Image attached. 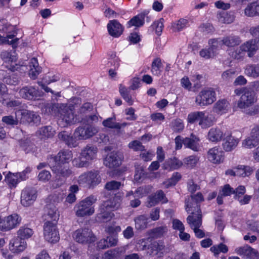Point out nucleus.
I'll use <instances>...</instances> for the list:
<instances>
[{
	"label": "nucleus",
	"instance_id": "obj_24",
	"mask_svg": "<svg viewBox=\"0 0 259 259\" xmlns=\"http://www.w3.org/2000/svg\"><path fill=\"white\" fill-rule=\"evenodd\" d=\"M246 192L245 187L244 186H239L235 190L234 189L233 194L234 198L237 200L241 205L248 204L250 201L252 196L244 195Z\"/></svg>",
	"mask_w": 259,
	"mask_h": 259
},
{
	"label": "nucleus",
	"instance_id": "obj_61",
	"mask_svg": "<svg viewBox=\"0 0 259 259\" xmlns=\"http://www.w3.org/2000/svg\"><path fill=\"white\" fill-rule=\"evenodd\" d=\"M38 133L42 137L50 138L54 135L55 131L51 126H47L41 127Z\"/></svg>",
	"mask_w": 259,
	"mask_h": 259
},
{
	"label": "nucleus",
	"instance_id": "obj_15",
	"mask_svg": "<svg viewBox=\"0 0 259 259\" xmlns=\"http://www.w3.org/2000/svg\"><path fill=\"white\" fill-rule=\"evenodd\" d=\"M187 221L190 227L194 230L197 237L201 238L204 236V233L200 229L202 225V214L198 215H189Z\"/></svg>",
	"mask_w": 259,
	"mask_h": 259
},
{
	"label": "nucleus",
	"instance_id": "obj_12",
	"mask_svg": "<svg viewBox=\"0 0 259 259\" xmlns=\"http://www.w3.org/2000/svg\"><path fill=\"white\" fill-rule=\"evenodd\" d=\"M20 97L29 100H37L44 96V93L33 86H25L19 92Z\"/></svg>",
	"mask_w": 259,
	"mask_h": 259
},
{
	"label": "nucleus",
	"instance_id": "obj_9",
	"mask_svg": "<svg viewBox=\"0 0 259 259\" xmlns=\"http://www.w3.org/2000/svg\"><path fill=\"white\" fill-rule=\"evenodd\" d=\"M44 236L46 241L52 244L59 241L60 235L56 223L47 221L44 225Z\"/></svg>",
	"mask_w": 259,
	"mask_h": 259
},
{
	"label": "nucleus",
	"instance_id": "obj_36",
	"mask_svg": "<svg viewBox=\"0 0 259 259\" xmlns=\"http://www.w3.org/2000/svg\"><path fill=\"white\" fill-rule=\"evenodd\" d=\"M121 202V197L116 195L112 198L103 202L102 204L109 210L114 211L120 207Z\"/></svg>",
	"mask_w": 259,
	"mask_h": 259
},
{
	"label": "nucleus",
	"instance_id": "obj_60",
	"mask_svg": "<svg viewBox=\"0 0 259 259\" xmlns=\"http://www.w3.org/2000/svg\"><path fill=\"white\" fill-rule=\"evenodd\" d=\"M258 141L253 137H251V135L247 137L242 142V146L245 148L251 149L254 147L257 144Z\"/></svg>",
	"mask_w": 259,
	"mask_h": 259
},
{
	"label": "nucleus",
	"instance_id": "obj_38",
	"mask_svg": "<svg viewBox=\"0 0 259 259\" xmlns=\"http://www.w3.org/2000/svg\"><path fill=\"white\" fill-rule=\"evenodd\" d=\"M244 14L248 17L259 16V0L249 4L244 9Z\"/></svg>",
	"mask_w": 259,
	"mask_h": 259
},
{
	"label": "nucleus",
	"instance_id": "obj_22",
	"mask_svg": "<svg viewBox=\"0 0 259 259\" xmlns=\"http://www.w3.org/2000/svg\"><path fill=\"white\" fill-rule=\"evenodd\" d=\"M26 247V242L19 237L12 239L9 244L10 251L14 254H19L23 252Z\"/></svg>",
	"mask_w": 259,
	"mask_h": 259
},
{
	"label": "nucleus",
	"instance_id": "obj_17",
	"mask_svg": "<svg viewBox=\"0 0 259 259\" xmlns=\"http://www.w3.org/2000/svg\"><path fill=\"white\" fill-rule=\"evenodd\" d=\"M37 197V191L31 187L25 188L21 193V203L25 207L32 204Z\"/></svg>",
	"mask_w": 259,
	"mask_h": 259
},
{
	"label": "nucleus",
	"instance_id": "obj_3",
	"mask_svg": "<svg viewBox=\"0 0 259 259\" xmlns=\"http://www.w3.org/2000/svg\"><path fill=\"white\" fill-rule=\"evenodd\" d=\"M17 33L15 26L0 21V45L8 44L16 47L19 40L15 37Z\"/></svg>",
	"mask_w": 259,
	"mask_h": 259
},
{
	"label": "nucleus",
	"instance_id": "obj_35",
	"mask_svg": "<svg viewBox=\"0 0 259 259\" xmlns=\"http://www.w3.org/2000/svg\"><path fill=\"white\" fill-rule=\"evenodd\" d=\"M29 75L31 78L35 79L41 72L40 67L38 65L36 58L30 59L29 65Z\"/></svg>",
	"mask_w": 259,
	"mask_h": 259
},
{
	"label": "nucleus",
	"instance_id": "obj_14",
	"mask_svg": "<svg viewBox=\"0 0 259 259\" xmlns=\"http://www.w3.org/2000/svg\"><path fill=\"white\" fill-rule=\"evenodd\" d=\"M21 218L16 213L10 215L0 220V230L3 231L11 230L19 225Z\"/></svg>",
	"mask_w": 259,
	"mask_h": 259
},
{
	"label": "nucleus",
	"instance_id": "obj_63",
	"mask_svg": "<svg viewBox=\"0 0 259 259\" xmlns=\"http://www.w3.org/2000/svg\"><path fill=\"white\" fill-rule=\"evenodd\" d=\"M202 115H203V111H195L191 112L188 115L187 121L190 123H194L197 121L200 122Z\"/></svg>",
	"mask_w": 259,
	"mask_h": 259
},
{
	"label": "nucleus",
	"instance_id": "obj_51",
	"mask_svg": "<svg viewBox=\"0 0 259 259\" xmlns=\"http://www.w3.org/2000/svg\"><path fill=\"white\" fill-rule=\"evenodd\" d=\"M181 178L182 176L180 173L178 172H174L170 179L163 183V184L164 185V188H168L170 187L175 186L181 180Z\"/></svg>",
	"mask_w": 259,
	"mask_h": 259
},
{
	"label": "nucleus",
	"instance_id": "obj_47",
	"mask_svg": "<svg viewBox=\"0 0 259 259\" xmlns=\"http://www.w3.org/2000/svg\"><path fill=\"white\" fill-rule=\"evenodd\" d=\"M149 218L146 215H140L134 220L135 228L138 230H142L147 227Z\"/></svg>",
	"mask_w": 259,
	"mask_h": 259
},
{
	"label": "nucleus",
	"instance_id": "obj_48",
	"mask_svg": "<svg viewBox=\"0 0 259 259\" xmlns=\"http://www.w3.org/2000/svg\"><path fill=\"white\" fill-rule=\"evenodd\" d=\"M163 65L159 58H155L151 64V72L153 75L159 76L162 71Z\"/></svg>",
	"mask_w": 259,
	"mask_h": 259
},
{
	"label": "nucleus",
	"instance_id": "obj_33",
	"mask_svg": "<svg viewBox=\"0 0 259 259\" xmlns=\"http://www.w3.org/2000/svg\"><path fill=\"white\" fill-rule=\"evenodd\" d=\"M199 142V138L192 134L190 137L186 138L183 140V144L193 151H198L200 148Z\"/></svg>",
	"mask_w": 259,
	"mask_h": 259
},
{
	"label": "nucleus",
	"instance_id": "obj_10",
	"mask_svg": "<svg viewBox=\"0 0 259 259\" xmlns=\"http://www.w3.org/2000/svg\"><path fill=\"white\" fill-rule=\"evenodd\" d=\"M73 237L79 243L90 244L96 241V237L91 230L88 228L79 229L76 230Z\"/></svg>",
	"mask_w": 259,
	"mask_h": 259
},
{
	"label": "nucleus",
	"instance_id": "obj_62",
	"mask_svg": "<svg viewBox=\"0 0 259 259\" xmlns=\"http://www.w3.org/2000/svg\"><path fill=\"white\" fill-rule=\"evenodd\" d=\"M119 92L122 98L129 105L133 104V100L130 95L129 91L128 89L120 85L119 87Z\"/></svg>",
	"mask_w": 259,
	"mask_h": 259
},
{
	"label": "nucleus",
	"instance_id": "obj_32",
	"mask_svg": "<svg viewBox=\"0 0 259 259\" xmlns=\"http://www.w3.org/2000/svg\"><path fill=\"white\" fill-rule=\"evenodd\" d=\"M8 99L9 95L6 85L0 83V102L3 104H6L8 107H15L19 105V102L17 101L7 102Z\"/></svg>",
	"mask_w": 259,
	"mask_h": 259
},
{
	"label": "nucleus",
	"instance_id": "obj_8",
	"mask_svg": "<svg viewBox=\"0 0 259 259\" xmlns=\"http://www.w3.org/2000/svg\"><path fill=\"white\" fill-rule=\"evenodd\" d=\"M203 200V196L200 192L192 195L185 200L186 210L188 212H190L191 213L190 215H198V213L201 214L198 203Z\"/></svg>",
	"mask_w": 259,
	"mask_h": 259
},
{
	"label": "nucleus",
	"instance_id": "obj_58",
	"mask_svg": "<svg viewBox=\"0 0 259 259\" xmlns=\"http://www.w3.org/2000/svg\"><path fill=\"white\" fill-rule=\"evenodd\" d=\"M189 25V22L187 19H180L172 24V29L174 31L177 32L182 30Z\"/></svg>",
	"mask_w": 259,
	"mask_h": 259
},
{
	"label": "nucleus",
	"instance_id": "obj_59",
	"mask_svg": "<svg viewBox=\"0 0 259 259\" xmlns=\"http://www.w3.org/2000/svg\"><path fill=\"white\" fill-rule=\"evenodd\" d=\"M120 60L118 57L116 56L115 53L112 52L109 54L108 66L110 68H114L118 69L120 66Z\"/></svg>",
	"mask_w": 259,
	"mask_h": 259
},
{
	"label": "nucleus",
	"instance_id": "obj_19",
	"mask_svg": "<svg viewBox=\"0 0 259 259\" xmlns=\"http://www.w3.org/2000/svg\"><path fill=\"white\" fill-rule=\"evenodd\" d=\"M235 252L244 258L259 259V252L247 245L237 247L235 249Z\"/></svg>",
	"mask_w": 259,
	"mask_h": 259
},
{
	"label": "nucleus",
	"instance_id": "obj_41",
	"mask_svg": "<svg viewBox=\"0 0 259 259\" xmlns=\"http://www.w3.org/2000/svg\"><path fill=\"white\" fill-rule=\"evenodd\" d=\"M222 41L223 45L232 48L239 45L241 40L238 36L231 34L224 37L222 39Z\"/></svg>",
	"mask_w": 259,
	"mask_h": 259
},
{
	"label": "nucleus",
	"instance_id": "obj_44",
	"mask_svg": "<svg viewBox=\"0 0 259 259\" xmlns=\"http://www.w3.org/2000/svg\"><path fill=\"white\" fill-rule=\"evenodd\" d=\"M234 189L228 184L224 185L220 190L219 195L217 197V202L219 204L223 203V197L228 196L233 194Z\"/></svg>",
	"mask_w": 259,
	"mask_h": 259
},
{
	"label": "nucleus",
	"instance_id": "obj_39",
	"mask_svg": "<svg viewBox=\"0 0 259 259\" xmlns=\"http://www.w3.org/2000/svg\"><path fill=\"white\" fill-rule=\"evenodd\" d=\"M46 213V219L53 221L57 224V221L59 218V213L57 208L54 205H48Z\"/></svg>",
	"mask_w": 259,
	"mask_h": 259
},
{
	"label": "nucleus",
	"instance_id": "obj_13",
	"mask_svg": "<svg viewBox=\"0 0 259 259\" xmlns=\"http://www.w3.org/2000/svg\"><path fill=\"white\" fill-rule=\"evenodd\" d=\"M98 132L97 127L92 125L80 126L74 132L75 137L81 140H86L94 136Z\"/></svg>",
	"mask_w": 259,
	"mask_h": 259
},
{
	"label": "nucleus",
	"instance_id": "obj_29",
	"mask_svg": "<svg viewBox=\"0 0 259 259\" xmlns=\"http://www.w3.org/2000/svg\"><path fill=\"white\" fill-rule=\"evenodd\" d=\"M242 49L247 53V55L249 58H251L259 50V40L256 39L248 40L242 44Z\"/></svg>",
	"mask_w": 259,
	"mask_h": 259
},
{
	"label": "nucleus",
	"instance_id": "obj_53",
	"mask_svg": "<svg viewBox=\"0 0 259 259\" xmlns=\"http://www.w3.org/2000/svg\"><path fill=\"white\" fill-rule=\"evenodd\" d=\"M217 18L222 23L230 24L233 22L234 16L226 12H222L218 14Z\"/></svg>",
	"mask_w": 259,
	"mask_h": 259
},
{
	"label": "nucleus",
	"instance_id": "obj_1",
	"mask_svg": "<svg viewBox=\"0 0 259 259\" xmlns=\"http://www.w3.org/2000/svg\"><path fill=\"white\" fill-rule=\"evenodd\" d=\"M1 57L4 60L3 66L10 71L0 70V79L10 85H16L19 83L18 78L11 71L18 70L23 65L16 63L17 57L15 52L4 51L1 53Z\"/></svg>",
	"mask_w": 259,
	"mask_h": 259
},
{
	"label": "nucleus",
	"instance_id": "obj_57",
	"mask_svg": "<svg viewBox=\"0 0 259 259\" xmlns=\"http://www.w3.org/2000/svg\"><path fill=\"white\" fill-rule=\"evenodd\" d=\"M245 51L242 49V45L236 50L230 49L228 50V54L235 59H242L245 56Z\"/></svg>",
	"mask_w": 259,
	"mask_h": 259
},
{
	"label": "nucleus",
	"instance_id": "obj_4",
	"mask_svg": "<svg viewBox=\"0 0 259 259\" xmlns=\"http://www.w3.org/2000/svg\"><path fill=\"white\" fill-rule=\"evenodd\" d=\"M72 157V154L70 150H62L55 157V165L52 167V170L63 177L68 176L71 171L69 169L65 168L62 164L68 163Z\"/></svg>",
	"mask_w": 259,
	"mask_h": 259
},
{
	"label": "nucleus",
	"instance_id": "obj_25",
	"mask_svg": "<svg viewBox=\"0 0 259 259\" xmlns=\"http://www.w3.org/2000/svg\"><path fill=\"white\" fill-rule=\"evenodd\" d=\"M122 161V156L116 152H111L107 154L104 161V164L109 168L119 166Z\"/></svg>",
	"mask_w": 259,
	"mask_h": 259
},
{
	"label": "nucleus",
	"instance_id": "obj_2",
	"mask_svg": "<svg viewBox=\"0 0 259 259\" xmlns=\"http://www.w3.org/2000/svg\"><path fill=\"white\" fill-rule=\"evenodd\" d=\"M255 93L251 90H246L241 95L237 102V107L242 112L249 115H254L259 112V105L250 108L257 101Z\"/></svg>",
	"mask_w": 259,
	"mask_h": 259
},
{
	"label": "nucleus",
	"instance_id": "obj_52",
	"mask_svg": "<svg viewBox=\"0 0 259 259\" xmlns=\"http://www.w3.org/2000/svg\"><path fill=\"white\" fill-rule=\"evenodd\" d=\"M122 251L119 248H115L107 251L103 255L102 259H119Z\"/></svg>",
	"mask_w": 259,
	"mask_h": 259
},
{
	"label": "nucleus",
	"instance_id": "obj_31",
	"mask_svg": "<svg viewBox=\"0 0 259 259\" xmlns=\"http://www.w3.org/2000/svg\"><path fill=\"white\" fill-rule=\"evenodd\" d=\"M148 199L147 204L148 207L154 206L159 202L164 203L167 202V199L164 192L161 190L157 191L153 195L150 196Z\"/></svg>",
	"mask_w": 259,
	"mask_h": 259
},
{
	"label": "nucleus",
	"instance_id": "obj_45",
	"mask_svg": "<svg viewBox=\"0 0 259 259\" xmlns=\"http://www.w3.org/2000/svg\"><path fill=\"white\" fill-rule=\"evenodd\" d=\"M183 165V161L177 157H173L168 159L164 164L165 169H168L170 170L178 169Z\"/></svg>",
	"mask_w": 259,
	"mask_h": 259
},
{
	"label": "nucleus",
	"instance_id": "obj_26",
	"mask_svg": "<svg viewBox=\"0 0 259 259\" xmlns=\"http://www.w3.org/2000/svg\"><path fill=\"white\" fill-rule=\"evenodd\" d=\"M99 211L96 216V221L99 223L109 221L115 216L114 213L102 203L99 206Z\"/></svg>",
	"mask_w": 259,
	"mask_h": 259
},
{
	"label": "nucleus",
	"instance_id": "obj_37",
	"mask_svg": "<svg viewBox=\"0 0 259 259\" xmlns=\"http://www.w3.org/2000/svg\"><path fill=\"white\" fill-rule=\"evenodd\" d=\"M216 119L213 115L206 114V112L203 111V115L201 116L199 125L202 128H206L213 125Z\"/></svg>",
	"mask_w": 259,
	"mask_h": 259
},
{
	"label": "nucleus",
	"instance_id": "obj_49",
	"mask_svg": "<svg viewBox=\"0 0 259 259\" xmlns=\"http://www.w3.org/2000/svg\"><path fill=\"white\" fill-rule=\"evenodd\" d=\"M102 124L104 126L109 128L120 129L121 127L125 126L126 123H120L115 121L114 117L108 118L104 120Z\"/></svg>",
	"mask_w": 259,
	"mask_h": 259
},
{
	"label": "nucleus",
	"instance_id": "obj_42",
	"mask_svg": "<svg viewBox=\"0 0 259 259\" xmlns=\"http://www.w3.org/2000/svg\"><path fill=\"white\" fill-rule=\"evenodd\" d=\"M244 74L253 78L259 77V64L247 65L244 68Z\"/></svg>",
	"mask_w": 259,
	"mask_h": 259
},
{
	"label": "nucleus",
	"instance_id": "obj_34",
	"mask_svg": "<svg viewBox=\"0 0 259 259\" xmlns=\"http://www.w3.org/2000/svg\"><path fill=\"white\" fill-rule=\"evenodd\" d=\"M164 251V245L162 242L154 241L151 243L149 248L150 254L158 257L163 256Z\"/></svg>",
	"mask_w": 259,
	"mask_h": 259
},
{
	"label": "nucleus",
	"instance_id": "obj_18",
	"mask_svg": "<svg viewBox=\"0 0 259 259\" xmlns=\"http://www.w3.org/2000/svg\"><path fill=\"white\" fill-rule=\"evenodd\" d=\"M59 80V76L58 74H53L52 73H48L46 74L42 78L41 81H38L37 83L46 92H50L52 94H55L57 96H60V93L59 92L55 93L51 89L46 85V84H49Z\"/></svg>",
	"mask_w": 259,
	"mask_h": 259
},
{
	"label": "nucleus",
	"instance_id": "obj_43",
	"mask_svg": "<svg viewBox=\"0 0 259 259\" xmlns=\"http://www.w3.org/2000/svg\"><path fill=\"white\" fill-rule=\"evenodd\" d=\"M237 176L241 177H249L254 171L252 166L245 165H238L236 166Z\"/></svg>",
	"mask_w": 259,
	"mask_h": 259
},
{
	"label": "nucleus",
	"instance_id": "obj_27",
	"mask_svg": "<svg viewBox=\"0 0 259 259\" xmlns=\"http://www.w3.org/2000/svg\"><path fill=\"white\" fill-rule=\"evenodd\" d=\"M97 152L98 149L96 147L88 145L81 150L80 155L81 158L88 161V163L90 164L96 158Z\"/></svg>",
	"mask_w": 259,
	"mask_h": 259
},
{
	"label": "nucleus",
	"instance_id": "obj_46",
	"mask_svg": "<svg viewBox=\"0 0 259 259\" xmlns=\"http://www.w3.org/2000/svg\"><path fill=\"white\" fill-rule=\"evenodd\" d=\"M5 181L11 189L16 188L20 182L16 173L9 172L5 176Z\"/></svg>",
	"mask_w": 259,
	"mask_h": 259
},
{
	"label": "nucleus",
	"instance_id": "obj_21",
	"mask_svg": "<svg viewBox=\"0 0 259 259\" xmlns=\"http://www.w3.org/2000/svg\"><path fill=\"white\" fill-rule=\"evenodd\" d=\"M222 147L226 152H230L233 150L237 146L239 139L232 136L230 131H227L224 138Z\"/></svg>",
	"mask_w": 259,
	"mask_h": 259
},
{
	"label": "nucleus",
	"instance_id": "obj_28",
	"mask_svg": "<svg viewBox=\"0 0 259 259\" xmlns=\"http://www.w3.org/2000/svg\"><path fill=\"white\" fill-rule=\"evenodd\" d=\"M231 109L229 102L225 99L219 100L213 106L212 111L218 115H222L228 112Z\"/></svg>",
	"mask_w": 259,
	"mask_h": 259
},
{
	"label": "nucleus",
	"instance_id": "obj_40",
	"mask_svg": "<svg viewBox=\"0 0 259 259\" xmlns=\"http://www.w3.org/2000/svg\"><path fill=\"white\" fill-rule=\"evenodd\" d=\"M152 189V187L150 185L141 187L138 188L135 192L132 191L128 192L126 194V196L130 197L132 195H134V197L142 198L150 192Z\"/></svg>",
	"mask_w": 259,
	"mask_h": 259
},
{
	"label": "nucleus",
	"instance_id": "obj_55",
	"mask_svg": "<svg viewBox=\"0 0 259 259\" xmlns=\"http://www.w3.org/2000/svg\"><path fill=\"white\" fill-rule=\"evenodd\" d=\"M33 234V230L27 227H20L17 232L18 237L22 240L30 238Z\"/></svg>",
	"mask_w": 259,
	"mask_h": 259
},
{
	"label": "nucleus",
	"instance_id": "obj_23",
	"mask_svg": "<svg viewBox=\"0 0 259 259\" xmlns=\"http://www.w3.org/2000/svg\"><path fill=\"white\" fill-rule=\"evenodd\" d=\"M227 131L224 128L212 127L208 132L207 139L209 142L217 143L223 139Z\"/></svg>",
	"mask_w": 259,
	"mask_h": 259
},
{
	"label": "nucleus",
	"instance_id": "obj_16",
	"mask_svg": "<svg viewBox=\"0 0 259 259\" xmlns=\"http://www.w3.org/2000/svg\"><path fill=\"white\" fill-rule=\"evenodd\" d=\"M17 115L20 117V122H27L37 124L40 121V117L37 113L26 109L17 110Z\"/></svg>",
	"mask_w": 259,
	"mask_h": 259
},
{
	"label": "nucleus",
	"instance_id": "obj_11",
	"mask_svg": "<svg viewBox=\"0 0 259 259\" xmlns=\"http://www.w3.org/2000/svg\"><path fill=\"white\" fill-rule=\"evenodd\" d=\"M77 120L72 108L65 107L62 109L59 115L58 124L61 127L74 123Z\"/></svg>",
	"mask_w": 259,
	"mask_h": 259
},
{
	"label": "nucleus",
	"instance_id": "obj_5",
	"mask_svg": "<svg viewBox=\"0 0 259 259\" xmlns=\"http://www.w3.org/2000/svg\"><path fill=\"white\" fill-rule=\"evenodd\" d=\"M217 100V94L214 89L205 88L196 96L195 103L196 106L205 107L211 105Z\"/></svg>",
	"mask_w": 259,
	"mask_h": 259
},
{
	"label": "nucleus",
	"instance_id": "obj_6",
	"mask_svg": "<svg viewBox=\"0 0 259 259\" xmlns=\"http://www.w3.org/2000/svg\"><path fill=\"white\" fill-rule=\"evenodd\" d=\"M101 177L97 170H90L80 175L77 179V183L80 186L94 188L101 182Z\"/></svg>",
	"mask_w": 259,
	"mask_h": 259
},
{
	"label": "nucleus",
	"instance_id": "obj_50",
	"mask_svg": "<svg viewBox=\"0 0 259 259\" xmlns=\"http://www.w3.org/2000/svg\"><path fill=\"white\" fill-rule=\"evenodd\" d=\"M199 160V158L196 155L188 156L183 160L184 166L188 168H194Z\"/></svg>",
	"mask_w": 259,
	"mask_h": 259
},
{
	"label": "nucleus",
	"instance_id": "obj_64",
	"mask_svg": "<svg viewBox=\"0 0 259 259\" xmlns=\"http://www.w3.org/2000/svg\"><path fill=\"white\" fill-rule=\"evenodd\" d=\"M216 54L215 51H213L209 48L202 49L199 52L200 57L206 60L213 58Z\"/></svg>",
	"mask_w": 259,
	"mask_h": 259
},
{
	"label": "nucleus",
	"instance_id": "obj_30",
	"mask_svg": "<svg viewBox=\"0 0 259 259\" xmlns=\"http://www.w3.org/2000/svg\"><path fill=\"white\" fill-rule=\"evenodd\" d=\"M107 27L109 34L114 37H118L123 31V26L116 20L110 21Z\"/></svg>",
	"mask_w": 259,
	"mask_h": 259
},
{
	"label": "nucleus",
	"instance_id": "obj_20",
	"mask_svg": "<svg viewBox=\"0 0 259 259\" xmlns=\"http://www.w3.org/2000/svg\"><path fill=\"white\" fill-rule=\"evenodd\" d=\"M208 160L213 164L222 163L224 159V152L219 147L215 146L209 149L207 153Z\"/></svg>",
	"mask_w": 259,
	"mask_h": 259
},
{
	"label": "nucleus",
	"instance_id": "obj_7",
	"mask_svg": "<svg viewBox=\"0 0 259 259\" xmlns=\"http://www.w3.org/2000/svg\"><path fill=\"white\" fill-rule=\"evenodd\" d=\"M97 201V198L91 195L80 201L76 205V215L77 217H83L92 215L95 212V209L92 205Z\"/></svg>",
	"mask_w": 259,
	"mask_h": 259
},
{
	"label": "nucleus",
	"instance_id": "obj_54",
	"mask_svg": "<svg viewBox=\"0 0 259 259\" xmlns=\"http://www.w3.org/2000/svg\"><path fill=\"white\" fill-rule=\"evenodd\" d=\"M20 117L17 115V111L15 112V116L8 115L4 116L2 121L8 125L14 126L20 122Z\"/></svg>",
	"mask_w": 259,
	"mask_h": 259
},
{
	"label": "nucleus",
	"instance_id": "obj_56",
	"mask_svg": "<svg viewBox=\"0 0 259 259\" xmlns=\"http://www.w3.org/2000/svg\"><path fill=\"white\" fill-rule=\"evenodd\" d=\"M144 23V15L143 14L138 15L134 17L127 22V27H131L133 26L140 27Z\"/></svg>",
	"mask_w": 259,
	"mask_h": 259
}]
</instances>
